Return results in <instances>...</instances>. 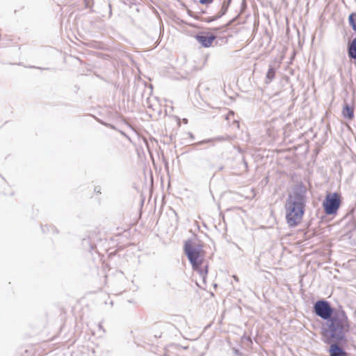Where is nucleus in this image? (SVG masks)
Segmentation results:
<instances>
[{
	"label": "nucleus",
	"mask_w": 356,
	"mask_h": 356,
	"mask_svg": "<svg viewBox=\"0 0 356 356\" xmlns=\"http://www.w3.org/2000/svg\"><path fill=\"white\" fill-rule=\"evenodd\" d=\"M184 250L192 266L193 270L198 273L202 284H206L209 264L205 259L206 253L203 250L202 245L188 240L184 243Z\"/></svg>",
	"instance_id": "1"
},
{
	"label": "nucleus",
	"mask_w": 356,
	"mask_h": 356,
	"mask_svg": "<svg viewBox=\"0 0 356 356\" xmlns=\"http://www.w3.org/2000/svg\"><path fill=\"white\" fill-rule=\"evenodd\" d=\"M305 190L294 191L289 196L286 206V220L289 227H296L300 224L305 213Z\"/></svg>",
	"instance_id": "3"
},
{
	"label": "nucleus",
	"mask_w": 356,
	"mask_h": 356,
	"mask_svg": "<svg viewBox=\"0 0 356 356\" xmlns=\"http://www.w3.org/2000/svg\"><path fill=\"white\" fill-rule=\"evenodd\" d=\"M343 115L348 120H352L354 117V108L352 106L346 105L342 110Z\"/></svg>",
	"instance_id": "8"
},
{
	"label": "nucleus",
	"mask_w": 356,
	"mask_h": 356,
	"mask_svg": "<svg viewBox=\"0 0 356 356\" xmlns=\"http://www.w3.org/2000/svg\"><path fill=\"white\" fill-rule=\"evenodd\" d=\"M315 314L324 320H329L334 314L329 302L321 300L316 302L314 306Z\"/></svg>",
	"instance_id": "5"
},
{
	"label": "nucleus",
	"mask_w": 356,
	"mask_h": 356,
	"mask_svg": "<svg viewBox=\"0 0 356 356\" xmlns=\"http://www.w3.org/2000/svg\"><path fill=\"white\" fill-rule=\"evenodd\" d=\"M342 196L339 193H327L322 206L326 215H336L342 203Z\"/></svg>",
	"instance_id": "4"
},
{
	"label": "nucleus",
	"mask_w": 356,
	"mask_h": 356,
	"mask_svg": "<svg viewBox=\"0 0 356 356\" xmlns=\"http://www.w3.org/2000/svg\"><path fill=\"white\" fill-rule=\"evenodd\" d=\"M349 24L352 26L353 29L356 31V13H351L349 15Z\"/></svg>",
	"instance_id": "10"
},
{
	"label": "nucleus",
	"mask_w": 356,
	"mask_h": 356,
	"mask_svg": "<svg viewBox=\"0 0 356 356\" xmlns=\"http://www.w3.org/2000/svg\"><path fill=\"white\" fill-rule=\"evenodd\" d=\"M196 40L204 47H210L216 39V36L213 34L207 33V35H197Z\"/></svg>",
	"instance_id": "6"
},
{
	"label": "nucleus",
	"mask_w": 356,
	"mask_h": 356,
	"mask_svg": "<svg viewBox=\"0 0 356 356\" xmlns=\"http://www.w3.org/2000/svg\"><path fill=\"white\" fill-rule=\"evenodd\" d=\"M348 56L351 58L356 59V38L353 40L348 47Z\"/></svg>",
	"instance_id": "9"
},
{
	"label": "nucleus",
	"mask_w": 356,
	"mask_h": 356,
	"mask_svg": "<svg viewBox=\"0 0 356 356\" xmlns=\"http://www.w3.org/2000/svg\"><path fill=\"white\" fill-rule=\"evenodd\" d=\"M327 328L323 330V335L330 333L331 339L340 342L346 341V335L350 330V322L345 311L334 312V315L327 321Z\"/></svg>",
	"instance_id": "2"
},
{
	"label": "nucleus",
	"mask_w": 356,
	"mask_h": 356,
	"mask_svg": "<svg viewBox=\"0 0 356 356\" xmlns=\"http://www.w3.org/2000/svg\"><path fill=\"white\" fill-rule=\"evenodd\" d=\"M353 223H354V227H356V222H354Z\"/></svg>",
	"instance_id": "13"
},
{
	"label": "nucleus",
	"mask_w": 356,
	"mask_h": 356,
	"mask_svg": "<svg viewBox=\"0 0 356 356\" xmlns=\"http://www.w3.org/2000/svg\"><path fill=\"white\" fill-rule=\"evenodd\" d=\"M330 356H348L347 353L337 343L330 345L329 348Z\"/></svg>",
	"instance_id": "7"
},
{
	"label": "nucleus",
	"mask_w": 356,
	"mask_h": 356,
	"mask_svg": "<svg viewBox=\"0 0 356 356\" xmlns=\"http://www.w3.org/2000/svg\"><path fill=\"white\" fill-rule=\"evenodd\" d=\"M213 0H200V3L202 4H209L211 3Z\"/></svg>",
	"instance_id": "12"
},
{
	"label": "nucleus",
	"mask_w": 356,
	"mask_h": 356,
	"mask_svg": "<svg viewBox=\"0 0 356 356\" xmlns=\"http://www.w3.org/2000/svg\"><path fill=\"white\" fill-rule=\"evenodd\" d=\"M275 74V72L273 68L270 67L266 74V76L268 79L272 80Z\"/></svg>",
	"instance_id": "11"
}]
</instances>
